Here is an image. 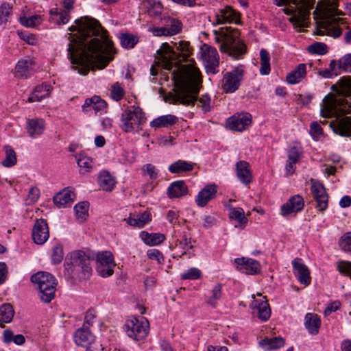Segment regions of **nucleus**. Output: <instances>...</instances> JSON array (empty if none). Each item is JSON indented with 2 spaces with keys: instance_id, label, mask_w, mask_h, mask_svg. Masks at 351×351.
Returning a JSON list of instances; mask_svg holds the SVG:
<instances>
[{
  "instance_id": "f257e3e1",
  "label": "nucleus",
  "mask_w": 351,
  "mask_h": 351,
  "mask_svg": "<svg viewBox=\"0 0 351 351\" xmlns=\"http://www.w3.org/2000/svg\"><path fill=\"white\" fill-rule=\"evenodd\" d=\"M69 29L76 32L77 44H69L68 58L72 67L81 75L88 73L92 65L102 69L114 58L115 49L99 22L88 16L75 21Z\"/></svg>"
},
{
  "instance_id": "f03ea898",
  "label": "nucleus",
  "mask_w": 351,
  "mask_h": 351,
  "mask_svg": "<svg viewBox=\"0 0 351 351\" xmlns=\"http://www.w3.org/2000/svg\"><path fill=\"white\" fill-rule=\"evenodd\" d=\"M350 106L332 95H326L321 106V115L325 118L336 117L335 121L330 123L332 131L341 136H351V117L340 118L344 114L350 112Z\"/></svg>"
},
{
  "instance_id": "7ed1b4c3",
  "label": "nucleus",
  "mask_w": 351,
  "mask_h": 351,
  "mask_svg": "<svg viewBox=\"0 0 351 351\" xmlns=\"http://www.w3.org/2000/svg\"><path fill=\"white\" fill-rule=\"evenodd\" d=\"M201 83L199 70L196 67L191 66L189 69V79L177 84L173 89L174 93H170L167 96L165 101L173 104L194 105L197 101V95L199 92Z\"/></svg>"
},
{
  "instance_id": "20e7f679",
  "label": "nucleus",
  "mask_w": 351,
  "mask_h": 351,
  "mask_svg": "<svg viewBox=\"0 0 351 351\" xmlns=\"http://www.w3.org/2000/svg\"><path fill=\"white\" fill-rule=\"evenodd\" d=\"M337 7V0H320L313 13L315 14L317 11L319 12L323 19L321 27L327 35L333 38H338L342 34V29L339 24H345L344 19L335 17L343 14Z\"/></svg>"
},
{
  "instance_id": "39448f33",
  "label": "nucleus",
  "mask_w": 351,
  "mask_h": 351,
  "mask_svg": "<svg viewBox=\"0 0 351 351\" xmlns=\"http://www.w3.org/2000/svg\"><path fill=\"white\" fill-rule=\"evenodd\" d=\"M274 2L278 6L289 5L283 10L285 14L291 16L289 21L295 27H307V20L315 0H274Z\"/></svg>"
},
{
  "instance_id": "423d86ee",
  "label": "nucleus",
  "mask_w": 351,
  "mask_h": 351,
  "mask_svg": "<svg viewBox=\"0 0 351 351\" xmlns=\"http://www.w3.org/2000/svg\"><path fill=\"white\" fill-rule=\"evenodd\" d=\"M64 266L72 278H86L92 274L90 257L82 250H75L66 256Z\"/></svg>"
},
{
  "instance_id": "0eeeda50",
  "label": "nucleus",
  "mask_w": 351,
  "mask_h": 351,
  "mask_svg": "<svg viewBox=\"0 0 351 351\" xmlns=\"http://www.w3.org/2000/svg\"><path fill=\"white\" fill-rule=\"evenodd\" d=\"M189 45L187 41H180L178 43H175L176 50L182 53L180 54L174 51L167 43H164L157 50V58L165 69H168L171 66L173 61H176L181 57L183 59H186L189 56Z\"/></svg>"
},
{
  "instance_id": "6e6552de",
  "label": "nucleus",
  "mask_w": 351,
  "mask_h": 351,
  "mask_svg": "<svg viewBox=\"0 0 351 351\" xmlns=\"http://www.w3.org/2000/svg\"><path fill=\"white\" fill-rule=\"evenodd\" d=\"M31 281L37 285L42 301L49 303L53 299L57 282L54 276L45 271H39L31 277Z\"/></svg>"
},
{
  "instance_id": "1a4fd4ad",
  "label": "nucleus",
  "mask_w": 351,
  "mask_h": 351,
  "mask_svg": "<svg viewBox=\"0 0 351 351\" xmlns=\"http://www.w3.org/2000/svg\"><path fill=\"white\" fill-rule=\"evenodd\" d=\"M145 119V113L141 108L130 106L121 114L120 126L124 132H131L138 130Z\"/></svg>"
},
{
  "instance_id": "9d476101",
  "label": "nucleus",
  "mask_w": 351,
  "mask_h": 351,
  "mask_svg": "<svg viewBox=\"0 0 351 351\" xmlns=\"http://www.w3.org/2000/svg\"><path fill=\"white\" fill-rule=\"evenodd\" d=\"M239 29L229 27L226 29L223 42L220 45L222 52H228L230 56L239 59L241 56V39Z\"/></svg>"
},
{
  "instance_id": "9b49d317",
  "label": "nucleus",
  "mask_w": 351,
  "mask_h": 351,
  "mask_svg": "<svg viewBox=\"0 0 351 351\" xmlns=\"http://www.w3.org/2000/svg\"><path fill=\"white\" fill-rule=\"evenodd\" d=\"M123 328L130 338L135 341H141L148 335L149 324L143 317L138 319L134 317L126 320Z\"/></svg>"
},
{
  "instance_id": "f8f14e48",
  "label": "nucleus",
  "mask_w": 351,
  "mask_h": 351,
  "mask_svg": "<svg viewBox=\"0 0 351 351\" xmlns=\"http://www.w3.org/2000/svg\"><path fill=\"white\" fill-rule=\"evenodd\" d=\"M162 27L150 29L155 36H172L178 34L182 29V22L176 18L165 16L161 19Z\"/></svg>"
},
{
  "instance_id": "ddd939ff",
  "label": "nucleus",
  "mask_w": 351,
  "mask_h": 351,
  "mask_svg": "<svg viewBox=\"0 0 351 351\" xmlns=\"http://www.w3.org/2000/svg\"><path fill=\"white\" fill-rule=\"evenodd\" d=\"M98 264L97 271L104 278L110 276L114 273L115 263L113 254L109 251H104L97 254Z\"/></svg>"
},
{
  "instance_id": "4468645a",
  "label": "nucleus",
  "mask_w": 351,
  "mask_h": 351,
  "mask_svg": "<svg viewBox=\"0 0 351 351\" xmlns=\"http://www.w3.org/2000/svg\"><path fill=\"white\" fill-rule=\"evenodd\" d=\"M201 57L207 72L213 74L218 72L219 54L216 49L204 44L201 48Z\"/></svg>"
},
{
  "instance_id": "2eb2a0df",
  "label": "nucleus",
  "mask_w": 351,
  "mask_h": 351,
  "mask_svg": "<svg viewBox=\"0 0 351 351\" xmlns=\"http://www.w3.org/2000/svg\"><path fill=\"white\" fill-rule=\"evenodd\" d=\"M214 25L225 23L239 24L240 23V14L236 12L231 6H226L219 9L215 15Z\"/></svg>"
},
{
  "instance_id": "dca6fc26",
  "label": "nucleus",
  "mask_w": 351,
  "mask_h": 351,
  "mask_svg": "<svg viewBox=\"0 0 351 351\" xmlns=\"http://www.w3.org/2000/svg\"><path fill=\"white\" fill-rule=\"evenodd\" d=\"M241 70L238 68L226 73L222 80L221 87L226 93H232L240 86Z\"/></svg>"
},
{
  "instance_id": "f3484780",
  "label": "nucleus",
  "mask_w": 351,
  "mask_h": 351,
  "mask_svg": "<svg viewBox=\"0 0 351 351\" xmlns=\"http://www.w3.org/2000/svg\"><path fill=\"white\" fill-rule=\"evenodd\" d=\"M304 207V200L300 195H294L289 197L286 203L280 208V214L283 217H287L291 214L301 212Z\"/></svg>"
},
{
  "instance_id": "a211bd4d",
  "label": "nucleus",
  "mask_w": 351,
  "mask_h": 351,
  "mask_svg": "<svg viewBox=\"0 0 351 351\" xmlns=\"http://www.w3.org/2000/svg\"><path fill=\"white\" fill-rule=\"evenodd\" d=\"M32 236L34 242L37 245H43L49 239V230L46 220L39 219L35 221Z\"/></svg>"
},
{
  "instance_id": "6ab92c4d",
  "label": "nucleus",
  "mask_w": 351,
  "mask_h": 351,
  "mask_svg": "<svg viewBox=\"0 0 351 351\" xmlns=\"http://www.w3.org/2000/svg\"><path fill=\"white\" fill-rule=\"evenodd\" d=\"M293 269V273L298 280L304 285H308L311 283L310 271L308 267L304 265L302 260L300 258H295L291 261Z\"/></svg>"
},
{
  "instance_id": "aec40b11",
  "label": "nucleus",
  "mask_w": 351,
  "mask_h": 351,
  "mask_svg": "<svg viewBox=\"0 0 351 351\" xmlns=\"http://www.w3.org/2000/svg\"><path fill=\"white\" fill-rule=\"evenodd\" d=\"M107 104L101 99L99 96L95 95L91 98L85 100L82 106V110L84 112H90L93 111L95 114H102L106 112Z\"/></svg>"
},
{
  "instance_id": "412c9836",
  "label": "nucleus",
  "mask_w": 351,
  "mask_h": 351,
  "mask_svg": "<svg viewBox=\"0 0 351 351\" xmlns=\"http://www.w3.org/2000/svg\"><path fill=\"white\" fill-rule=\"evenodd\" d=\"M311 192L317 202V208L321 212L328 207V197L324 186L320 183H315L311 186Z\"/></svg>"
},
{
  "instance_id": "4be33fe9",
  "label": "nucleus",
  "mask_w": 351,
  "mask_h": 351,
  "mask_svg": "<svg viewBox=\"0 0 351 351\" xmlns=\"http://www.w3.org/2000/svg\"><path fill=\"white\" fill-rule=\"evenodd\" d=\"M334 90H336L338 96H335L332 94L328 95H332L334 97L339 99V100L348 104L347 99L342 97H348L351 95V78L350 77H343L337 83L332 86Z\"/></svg>"
},
{
  "instance_id": "5701e85b",
  "label": "nucleus",
  "mask_w": 351,
  "mask_h": 351,
  "mask_svg": "<svg viewBox=\"0 0 351 351\" xmlns=\"http://www.w3.org/2000/svg\"><path fill=\"white\" fill-rule=\"evenodd\" d=\"M252 297L254 300L250 304L251 308L257 311L256 314L258 319L263 322L267 321L271 316V308L267 300H256L254 295Z\"/></svg>"
},
{
  "instance_id": "b1692460",
  "label": "nucleus",
  "mask_w": 351,
  "mask_h": 351,
  "mask_svg": "<svg viewBox=\"0 0 351 351\" xmlns=\"http://www.w3.org/2000/svg\"><path fill=\"white\" fill-rule=\"evenodd\" d=\"M217 186L215 184L206 186L197 194L195 202L199 206L204 207L215 197Z\"/></svg>"
},
{
  "instance_id": "393cba45",
  "label": "nucleus",
  "mask_w": 351,
  "mask_h": 351,
  "mask_svg": "<svg viewBox=\"0 0 351 351\" xmlns=\"http://www.w3.org/2000/svg\"><path fill=\"white\" fill-rule=\"evenodd\" d=\"M95 340V336L92 334L88 327L83 326L77 329L74 335V341L76 344L87 347Z\"/></svg>"
},
{
  "instance_id": "a878e982",
  "label": "nucleus",
  "mask_w": 351,
  "mask_h": 351,
  "mask_svg": "<svg viewBox=\"0 0 351 351\" xmlns=\"http://www.w3.org/2000/svg\"><path fill=\"white\" fill-rule=\"evenodd\" d=\"M320 317L314 313H308L305 315L304 324L308 333L316 335L319 333L321 326Z\"/></svg>"
},
{
  "instance_id": "bb28decb",
  "label": "nucleus",
  "mask_w": 351,
  "mask_h": 351,
  "mask_svg": "<svg viewBox=\"0 0 351 351\" xmlns=\"http://www.w3.org/2000/svg\"><path fill=\"white\" fill-rule=\"evenodd\" d=\"M51 86L48 84L43 83L37 86L28 97V102L40 101L43 99L48 97L51 93Z\"/></svg>"
},
{
  "instance_id": "cd10ccee",
  "label": "nucleus",
  "mask_w": 351,
  "mask_h": 351,
  "mask_svg": "<svg viewBox=\"0 0 351 351\" xmlns=\"http://www.w3.org/2000/svg\"><path fill=\"white\" fill-rule=\"evenodd\" d=\"M188 189L185 182L178 180L172 182L167 189V195L169 198H178L187 193Z\"/></svg>"
},
{
  "instance_id": "c85d7f7f",
  "label": "nucleus",
  "mask_w": 351,
  "mask_h": 351,
  "mask_svg": "<svg viewBox=\"0 0 351 351\" xmlns=\"http://www.w3.org/2000/svg\"><path fill=\"white\" fill-rule=\"evenodd\" d=\"M178 121V118L173 114H166L160 116L150 122V126L152 128H169Z\"/></svg>"
},
{
  "instance_id": "c756f323",
  "label": "nucleus",
  "mask_w": 351,
  "mask_h": 351,
  "mask_svg": "<svg viewBox=\"0 0 351 351\" xmlns=\"http://www.w3.org/2000/svg\"><path fill=\"white\" fill-rule=\"evenodd\" d=\"M32 65L30 60H19L15 66L14 76L17 78H27L31 74Z\"/></svg>"
},
{
  "instance_id": "7c9ffc66",
  "label": "nucleus",
  "mask_w": 351,
  "mask_h": 351,
  "mask_svg": "<svg viewBox=\"0 0 351 351\" xmlns=\"http://www.w3.org/2000/svg\"><path fill=\"white\" fill-rule=\"evenodd\" d=\"M306 75V65L298 64L294 70L287 74V82L290 84H296L305 77Z\"/></svg>"
},
{
  "instance_id": "2f4dec72",
  "label": "nucleus",
  "mask_w": 351,
  "mask_h": 351,
  "mask_svg": "<svg viewBox=\"0 0 351 351\" xmlns=\"http://www.w3.org/2000/svg\"><path fill=\"white\" fill-rule=\"evenodd\" d=\"M140 237L146 245L149 246L160 245L165 240V236L163 234L148 233L146 231H142L140 233Z\"/></svg>"
},
{
  "instance_id": "473e14b6",
  "label": "nucleus",
  "mask_w": 351,
  "mask_h": 351,
  "mask_svg": "<svg viewBox=\"0 0 351 351\" xmlns=\"http://www.w3.org/2000/svg\"><path fill=\"white\" fill-rule=\"evenodd\" d=\"M285 339L281 337H275L273 338H265L259 341L260 346L265 350H271L279 349L284 346Z\"/></svg>"
},
{
  "instance_id": "72a5a7b5",
  "label": "nucleus",
  "mask_w": 351,
  "mask_h": 351,
  "mask_svg": "<svg viewBox=\"0 0 351 351\" xmlns=\"http://www.w3.org/2000/svg\"><path fill=\"white\" fill-rule=\"evenodd\" d=\"M74 197L75 194L71 190L64 189L53 197V202L56 206L61 207L73 202Z\"/></svg>"
},
{
  "instance_id": "f704fd0d",
  "label": "nucleus",
  "mask_w": 351,
  "mask_h": 351,
  "mask_svg": "<svg viewBox=\"0 0 351 351\" xmlns=\"http://www.w3.org/2000/svg\"><path fill=\"white\" fill-rule=\"evenodd\" d=\"M27 130L29 135L35 138L43 134L45 130V121L43 119H29L27 121Z\"/></svg>"
},
{
  "instance_id": "c9c22d12",
  "label": "nucleus",
  "mask_w": 351,
  "mask_h": 351,
  "mask_svg": "<svg viewBox=\"0 0 351 351\" xmlns=\"http://www.w3.org/2000/svg\"><path fill=\"white\" fill-rule=\"evenodd\" d=\"M261 270V265L258 261L250 258L243 257V273L247 275H256Z\"/></svg>"
},
{
  "instance_id": "e433bc0d",
  "label": "nucleus",
  "mask_w": 351,
  "mask_h": 351,
  "mask_svg": "<svg viewBox=\"0 0 351 351\" xmlns=\"http://www.w3.org/2000/svg\"><path fill=\"white\" fill-rule=\"evenodd\" d=\"M99 186L106 191H111L116 184L114 178L107 171H102L99 176Z\"/></svg>"
},
{
  "instance_id": "4c0bfd02",
  "label": "nucleus",
  "mask_w": 351,
  "mask_h": 351,
  "mask_svg": "<svg viewBox=\"0 0 351 351\" xmlns=\"http://www.w3.org/2000/svg\"><path fill=\"white\" fill-rule=\"evenodd\" d=\"M124 220L131 226L142 228L152 220V215L146 211L139 215L137 218L130 217Z\"/></svg>"
},
{
  "instance_id": "58836bf2",
  "label": "nucleus",
  "mask_w": 351,
  "mask_h": 351,
  "mask_svg": "<svg viewBox=\"0 0 351 351\" xmlns=\"http://www.w3.org/2000/svg\"><path fill=\"white\" fill-rule=\"evenodd\" d=\"M168 169L172 173H180L192 171L193 165L187 161L178 160L170 165Z\"/></svg>"
},
{
  "instance_id": "ea45409f",
  "label": "nucleus",
  "mask_w": 351,
  "mask_h": 351,
  "mask_svg": "<svg viewBox=\"0 0 351 351\" xmlns=\"http://www.w3.org/2000/svg\"><path fill=\"white\" fill-rule=\"evenodd\" d=\"M14 311L10 304H4L0 307V326L4 327V324L10 323L14 317Z\"/></svg>"
},
{
  "instance_id": "a19ab883",
  "label": "nucleus",
  "mask_w": 351,
  "mask_h": 351,
  "mask_svg": "<svg viewBox=\"0 0 351 351\" xmlns=\"http://www.w3.org/2000/svg\"><path fill=\"white\" fill-rule=\"evenodd\" d=\"M260 57H261V68L259 70L260 73L262 75H268L271 71L270 55L266 49H262L260 51Z\"/></svg>"
},
{
  "instance_id": "79ce46f5",
  "label": "nucleus",
  "mask_w": 351,
  "mask_h": 351,
  "mask_svg": "<svg viewBox=\"0 0 351 351\" xmlns=\"http://www.w3.org/2000/svg\"><path fill=\"white\" fill-rule=\"evenodd\" d=\"M303 154V149L302 145L295 143L290 147L287 152L288 160L292 162H298Z\"/></svg>"
},
{
  "instance_id": "37998d69",
  "label": "nucleus",
  "mask_w": 351,
  "mask_h": 351,
  "mask_svg": "<svg viewBox=\"0 0 351 351\" xmlns=\"http://www.w3.org/2000/svg\"><path fill=\"white\" fill-rule=\"evenodd\" d=\"M3 341L6 343L14 342L15 344L21 346L25 341V338L23 335H14L10 330H5L3 332Z\"/></svg>"
},
{
  "instance_id": "c03bdc74",
  "label": "nucleus",
  "mask_w": 351,
  "mask_h": 351,
  "mask_svg": "<svg viewBox=\"0 0 351 351\" xmlns=\"http://www.w3.org/2000/svg\"><path fill=\"white\" fill-rule=\"evenodd\" d=\"M5 158L2 161V165L6 167H11L16 163V154L14 150L9 145L4 147Z\"/></svg>"
},
{
  "instance_id": "a18cd8bd",
  "label": "nucleus",
  "mask_w": 351,
  "mask_h": 351,
  "mask_svg": "<svg viewBox=\"0 0 351 351\" xmlns=\"http://www.w3.org/2000/svg\"><path fill=\"white\" fill-rule=\"evenodd\" d=\"M241 125V114L236 113L232 117L228 118L226 121V128L232 131H241L239 128Z\"/></svg>"
},
{
  "instance_id": "49530a36",
  "label": "nucleus",
  "mask_w": 351,
  "mask_h": 351,
  "mask_svg": "<svg viewBox=\"0 0 351 351\" xmlns=\"http://www.w3.org/2000/svg\"><path fill=\"white\" fill-rule=\"evenodd\" d=\"M121 45L126 49H132L138 43V38L130 34H122L120 37Z\"/></svg>"
},
{
  "instance_id": "de8ad7c7",
  "label": "nucleus",
  "mask_w": 351,
  "mask_h": 351,
  "mask_svg": "<svg viewBox=\"0 0 351 351\" xmlns=\"http://www.w3.org/2000/svg\"><path fill=\"white\" fill-rule=\"evenodd\" d=\"M222 286L221 284H217L212 290V295L208 298L207 303L213 307H215L217 301L221 298Z\"/></svg>"
},
{
  "instance_id": "09e8293b",
  "label": "nucleus",
  "mask_w": 351,
  "mask_h": 351,
  "mask_svg": "<svg viewBox=\"0 0 351 351\" xmlns=\"http://www.w3.org/2000/svg\"><path fill=\"white\" fill-rule=\"evenodd\" d=\"M12 8L8 3H3L0 6V24L5 26L12 14Z\"/></svg>"
},
{
  "instance_id": "8fccbe9b",
  "label": "nucleus",
  "mask_w": 351,
  "mask_h": 351,
  "mask_svg": "<svg viewBox=\"0 0 351 351\" xmlns=\"http://www.w3.org/2000/svg\"><path fill=\"white\" fill-rule=\"evenodd\" d=\"M89 208V204L87 202H82L77 204L75 206V210L76 213L77 217L81 220L84 221L86 219L88 216V211Z\"/></svg>"
},
{
  "instance_id": "3c124183",
  "label": "nucleus",
  "mask_w": 351,
  "mask_h": 351,
  "mask_svg": "<svg viewBox=\"0 0 351 351\" xmlns=\"http://www.w3.org/2000/svg\"><path fill=\"white\" fill-rule=\"evenodd\" d=\"M236 201L230 199L228 202L226 203V207L229 209V217L232 219L236 220L239 224H241V213L237 210V206L232 204V202Z\"/></svg>"
},
{
  "instance_id": "603ef678",
  "label": "nucleus",
  "mask_w": 351,
  "mask_h": 351,
  "mask_svg": "<svg viewBox=\"0 0 351 351\" xmlns=\"http://www.w3.org/2000/svg\"><path fill=\"white\" fill-rule=\"evenodd\" d=\"M42 19L39 15H33L30 17L23 16L20 18V23L26 27H34L41 23Z\"/></svg>"
},
{
  "instance_id": "864d4df0",
  "label": "nucleus",
  "mask_w": 351,
  "mask_h": 351,
  "mask_svg": "<svg viewBox=\"0 0 351 351\" xmlns=\"http://www.w3.org/2000/svg\"><path fill=\"white\" fill-rule=\"evenodd\" d=\"M149 5L148 8V14L152 16H156L161 14L163 6L160 1L157 0H147Z\"/></svg>"
},
{
  "instance_id": "5fc2aeb1",
  "label": "nucleus",
  "mask_w": 351,
  "mask_h": 351,
  "mask_svg": "<svg viewBox=\"0 0 351 351\" xmlns=\"http://www.w3.org/2000/svg\"><path fill=\"white\" fill-rule=\"evenodd\" d=\"M64 257L63 247L60 244H56L52 248L51 261L53 264H59Z\"/></svg>"
},
{
  "instance_id": "6e6d98bb",
  "label": "nucleus",
  "mask_w": 351,
  "mask_h": 351,
  "mask_svg": "<svg viewBox=\"0 0 351 351\" xmlns=\"http://www.w3.org/2000/svg\"><path fill=\"white\" fill-rule=\"evenodd\" d=\"M77 163L82 173L89 171L92 168V160L84 156H80L77 158Z\"/></svg>"
},
{
  "instance_id": "4d7b16f0",
  "label": "nucleus",
  "mask_w": 351,
  "mask_h": 351,
  "mask_svg": "<svg viewBox=\"0 0 351 351\" xmlns=\"http://www.w3.org/2000/svg\"><path fill=\"white\" fill-rule=\"evenodd\" d=\"M125 95V90L119 82L114 83L111 86L110 96L116 101H120Z\"/></svg>"
},
{
  "instance_id": "13d9d810",
  "label": "nucleus",
  "mask_w": 351,
  "mask_h": 351,
  "mask_svg": "<svg viewBox=\"0 0 351 351\" xmlns=\"http://www.w3.org/2000/svg\"><path fill=\"white\" fill-rule=\"evenodd\" d=\"M338 68L345 72H351V53L346 54L338 60Z\"/></svg>"
},
{
  "instance_id": "bf43d9fd",
  "label": "nucleus",
  "mask_w": 351,
  "mask_h": 351,
  "mask_svg": "<svg viewBox=\"0 0 351 351\" xmlns=\"http://www.w3.org/2000/svg\"><path fill=\"white\" fill-rule=\"evenodd\" d=\"M202 272L199 269L192 267L181 274V278L182 280H196L201 277Z\"/></svg>"
},
{
  "instance_id": "052dcab7",
  "label": "nucleus",
  "mask_w": 351,
  "mask_h": 351,
  "mask_svg": "<svg viewBox=\"0 0 351 351\" xmlns=\"http://www.w3.org/2000/svg\"><path fill=\"white\" fill-rule=\"evenodd\" d=\"M310 134L313 139L318 141L323 137V130L319 124L314 121L310 125Z\"/></svg>"
},
{
  "instance_id": "680f3d73",
  "label": "nucleus",
  "mask_w": 351,
  "mask_h": 351,
  "mask_svg": "<svg viewBox=\"0 0 351 351\" xmlns=\"http://www.w3.org/2000/svg\"><path fill=\"white\" fill-rule=\"evenodd\" d=\"M309 51L312 53L324 55L327 53V47L324 43H316L309 46Z\"/></svg>"
},
{
  "instance_id": "e2e57ef3",
  "label": "nucleus",
  "mask_w": 351,
  "mask_h": 351,
  "mask_svg": "<svg viewBox=\"0 0 351 351\" xmlns=\"http://www.w3.org/2000/svg\"><path fill=\"white\" fill-rule=\"evenodd\" d=\"M198 101L200 104V106L204 113L208 112L210 111L211 106H210V101L211 99L209 95L204 94L202 95L198 99Z\"/></svg>"
},
{
  "instance_id": "0e129e2a",
  "label": "nucleus",
  "mask_w": 351,
  "mask_h": 351,
  "mask_svg": "<svg viewBox=\"0 0 351 351\" xmlns=\"http://www.w3.org/2000/svg\"><path fill=\"white\" fill-rule=\"evenodd\" d=\"M341 248L345 252H351V232L344 234L339 241Z\"/></svg>"
},
{
  "instance_id": "69168bd1",
  "label": "nucleus",
  "mask_w": 351,
  "mask_h": 351,
  "mask_svg": "<svg viewBox=\"0 0 351 351\" xmlns=\"http://www.w3.org/2000/svg\"><path fill=\"white\" fill-rule=\"evenodd\" d=\"M249 167V163L243 161V184L245 185L249 184L252 180V175Z\"/></svg>"
},
{
  "instance_id": "338daca9",
  "label": "nucleus",
  "mask_w": 351,
  "mask_h": 351,
  "mask_svg": "<svg viewBox=\"0 0 351 351\" xmlns=\"http://www.w3.org/2000/svg\"><path fill=\"white\" fill-rule=\"evenodd\" d=\"M147 256L149 259L156 261L158 264H162L164 261L162 254L157 249L149 250Z\"/></svg>"
},
{
  "instance_id": "774afa93",
  "label": "nucleus",
  "mask_w": 351,
  "mask_h": 351,
  "mask_svg": "<svg viewBox=\"0 0 351 351\" xmlns=\"http://www.w3.org/2000/svg\"><path fill=\"white\" fill-rule=\"evenodd\" d=\"M69 21V11L60 10V12L55 20L52 21L55 24L61 25L66 24Z\"/></svg>"
}]
</instances>
